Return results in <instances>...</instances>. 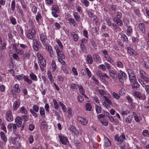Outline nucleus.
Here are the masks:
<instances>
[{"label": "nucleus", "instance_id": "nucleus-1", "mask_svg": "<svg viewBox=\"0 0 149 149\" xmlns=\"http://www.w3.org/2000/svg\"><path fill=\"white\" fill-rule=\"evenodd\" d=\"M133 95L140 100H144L146 99V96L145 94L141 93L140 92L136 91L133 92Z\"/></svg>", "mask_w": 149, "mask_h": 149}, {"label": "nucleus", "instance_id": "nucleus-2", "mask_svg": "<svg viewBox=\"0 0 149 149\" xmlns=\"http://www.w3.org/2000/svg\"><path fill=\"white\" fill-rule=\"evenodd\" d=\"M118 76L119 81L122 83L124 82V79H125L127 78V74L122 71H120V73L118 74Z\"/></svg>", "mask_w": 149, "mask_h": 149}, {"label": "nucleus", "instance_id": "nucleus-3", "mask_svg": "<svg viewBox=\"0 0 149 149\" xmlns=\"http://www.w3.org/2000/svg\"><path fill=\"white\" fill-rule=\"evenodd\" d=\"M36 31L33 29H31L29 30L28 32L27 37L29 39H32L33 38L35 35Z\"/></svg>", "mask_w": 149, "mask_h": 149}, {"label": "nucleus", "instance_id": "nucleus-4", "mask_svg": "<svg viewBox=\"0 0 149 149\" xmlns=\"http://www.w3.org/2000/svg\"><path fill=\"white\" fill-rule=\"evenodd\" d=\"M127 72L130 82H132L135 81L136 78L133 71L131 69H128Z\"/></svg>", "mask_w": 149, "mask_h": 149}, {"label": "nucleus", "instance_id": "nucleus-5", "mask_svg": "<svg viewBox=\"0 0 149 149\" xmlns=\"http://www.w3.org/2000/svg\"><path fill=\"white\" fill-rule=\"evenodd\" d=\"M125 139V136L122 134L120 136L118 135H116L114 137L115 140L120 143L123 142Z\"/></svg>", "mask_w": 149, "mask_h": 149}, {"label": "nucleus", "instance_id": "nucleus-6", "mask_svg": "<svg viewBox=\"0 0 149 149\" xmlns=\"http://www.w3.org/2000/svg\"><path fill=\"white\" fill-rule=\"evenodd\" d=\"M6 119L9 122H11L13 120V118L11 110H8L7 111L6 115Z\"/></svg>", "mask_w": 149, "mask_h": 149}, {"label": "nucleus", "instance_id": "nucleus-7", "mask_svg": "<svg viewBox=\"0 0 149 149\" xmlns=\"http://www.w3.org/2000/svg\"><path fill=\"white\" fill-rule=\"evenodd\" d=\"M33 49L36 51H38L39 49V46L40 45V42L38 41L36 39H34L33 41Z\"/></svg>", "mask_w": 149, "mask_h": 149}, {"label": "nucleus", "instance_id": "nucleus-8", "mask_svg": "<svg viewBox=\"0 0 149 149\" xmlns=\"http://www.w3.org/2000/svg\"><path fill=\"white\" fill-rule=\"evenodd\" d=\"M20 91V89L19 88V85L18 84H16L12 89L11 93L13 95L15 93H19Z\"/></svg>", "mask_w": 149, "mask_h": 149}, {"label": "nucleus", "instance_id": "nucleus-9", "mask_svg": "<svg viewBox=\"0 0 149 149\" xmlns=\"http://www.w3.org/2000/svg\"><path fill=\"white\" fill-rule=\"evenodd\" d=\"M96 74L98 76L102 79H104L105 77L109 78V77L106 74H103L102 72L100 71H97V72Z\"/></svg>", "mask_w": 149, "mask_h": 149}, {"label": "nucleus", "instance_id": "nucleus-10", "mask_svg": "<svg viewBox=\"0 0 149 149\" xmlns=\"http://www.w3.org/2000/svg\"><path fill=\"white\" fill-rule=\"evenodd\" d=\"M138 27L140 31L142 33H145L146 30L144 23H139L138 24Z\"/></svg>", "mask_w": 149, "mask_h": 149}, {"label": "nucleus", "instance_id": "nucleus-11", "mask_svg": "<svg viewBox=\"0 0 149 149\" xmlns=\"http://www.w3.org/2000/svg\"><path fill=\"white\" fill-rule=\"evenodd\" d=\"M127 50L128 53L130 55L136 56L138 54L137 53L134 51V50L130 47H127Z\"/></svg>", "mask_w": 149, "mask_h": 149}, {"label": "nucleus", "instance_id": "nucleus-12", "mask_svg": "<svg viewBox=\"0 0 149 149\" xmlns=\"http://www.w3.org/2000/svg\"><path fill=\"white\" fill-rule=\"evenodd\" d=\"M46 36H45L43 34H41L40 35V39L42 43L44 45H46L47 44L46 42Z\"/></svg>", "mask_w": 149, "mask_h": 149}, {"label": "nucleus", "instance_id": "nucleus-13", "mask_svg": "<svg viewBox=\"0 0 149 149\" xmlns=\"http://www.w3.org/2000/svg\"><path fill=\"white\" fill-rule=\"evenodd\" d=\"M77 120L79 122H81L83 125H86L88 123V121L87 120L81 117H78L77 118Z\"/></svg>", "mask_w": 149, "mask_h": 149}, {"label": "nucleus", "instance_id": "nucleus-14", "mask_svg": "<svg viewBox=\"0 0 149 149\" xmlns=\"http://www.w3.org/2000/svg\"><path fill=\"white\" fill-rule=\"evenodd\" d=\"M15 122L18 127H21L22 124V119L20 117H16L15 119Z\"/></svg>", "mask_w": 149, "mask_h": 149}, {"label": "nucleus", "instance_id": "nucleus-15", "mask_svg": "<svg viewBox=\"0 0 149 149\" xmlns=\"http://www.w3.org/2000/svg\"><path fill=\"white\" fill-rule=\"evenodd\" d=\"M59 138L62 144H65L67 142L68 140L66 137L61 135L59 136Z\"/></svg>", "mask_w": 149, "mask_h": 149}, {"label": "nucleus", "instance_id": "nucleus-16", "mask_svg": "<svg viewBox=\"0 0 149 149\" xmlns=\"http://www.w3.org/2000/svg\"><path fill=\"white\" fill-rule=\"evenodd\" d=\"M57 55L59 57L58 58V60L59 61H60V58L64 59L65 58V56L63 54V53L62 51H59L57 52Z\"/></svg>", "mask_w": 149, "mask_h": 149}, {"label": "nucleus", "instance_id": "nucleus-17", "mask_svg": "<svg viewBox=\"0 0 149 149\" xmlns=\"http://www.w3.org/2000/svg\"><path fill=\"white\" fill-rule=\"evenodd\" d=\"M20 105V102L19 100L16 101L13 104V107L14 109L17 110L19 107Z\"/></svg>", "mask_w": 149, "mask_h": 149}, {"label": "nucleus", "instance_id": "nucleus-18", "mask_svg": "<svg viewBox=\"0 0 149 149\" xmlns=\"http://www.w3.org/2000/svg\"><path fill=\"white\" fill-rule=\"evenodd\" d=\"M109 72L110 76L113 78L115 79L117 77L116 73L115 71L110 70Z\"/></svg>", "mask_w": 149, "mask_h": 149}, {"label": "nucleus", "instance_id": "nucleus-19", "mask_svg": "<svg viewBox=\"0 0 149 149\" xmlns=\"http://www.w3.org/2000/svg\"><path fill=\"white\" fill-rule=\"evenodd\" d=\"M122 14L121 12L118 11L116 14V17H114L113 18H115L117 20L121 19L122 17Z\"/></svg>", "mask_w": 149, "mask_h": 149}, {"label": "nucleus", "instance_id": "nucleus-20", "mask_svg": "<svg viewBox=\"0 0 149 149\" xmlns=\"http://www.w3.org/2000/svg\"><path fill=\"white\" fill-rule=\"evenodd\" d=\"M113 21L114 22L116 23L118 25L120 26H121L123 25V22L121 19L117 20L115 19V18H113Z\"/></svg>", "mask_w": 149, "mask_h": 149}, {"label": "nucleus", "instance_id": "nucleus-21", "mask_svg": "<svg viewBox=\"0 0 149 149\" xmlns=\"http://www.w3.org/2000/svg\"><path fill=\"white\" fill-rule=\"evenodd\" d=\"M20 112L22 114L26 115L28 113V112L26 108L23 106L20 108Z\"/></svg>", "mask_w": 149, "mask_h": 149}, {"label": "nucleus", "instance_id": "nucleus-22", "mask_svg": "<svg viewBox=\"0 0 149 149\" xmlns=\"http://www.w3.org/2000/svg\"><path fill=\"white\" fill-rule=\"evenodd\" d=\"M70 35L72 37L74 40L77 41L78 39V36L77 34H75L74 32H71L70 33Z\"/></svg>", "mask_w": 149, "mask_h": 149}, {"label": "nucleus", "instance_id": "nucleus-23", "mask_svg": "<svg viewBox=\"0 0 149 149\" xmlns=\"http://www.w3.org/2000/svg\"><path fill=\"white\" fill-rule=\"evenodd\" d=\"M0 135L1 139L3 140L4 142H6L7 141V139L4 133L3 132H1L0 133Z\"/></svg>", "mask_w": 149, "mask_h": 149}, {"label": "nucleus", "instance_id": "nucleus-24", "mask_svg": "<svg viewBox=\"0 0 149 149\" xmlns=\"http://www.w3.org/2000/svg\"><path fill=\"white\" fill-rule=\"evenodd\" d=\"M86 61L89 63L91 64L93 63L92 58L90 55H88L87 56Z\"/></svg>", "mask_w": 149, "mask_h": 149}, {"label": "nucleus", "instance_id": "nucleus-25", "mask_svg": "<svg viewBox=\"0 0 149 149\" xmlns=\"http://www.w3.org/2000/svg\"><path fill=\"white\" fill-rule=\"evenodd\" d=\"M74 16L76 21L79 22H80V17L77 13H74Z\"/></svg>", "mask_w": 149, "mask_h": 149}, {"label": "nucleus", "instance_id": "nucleus-26", "mask_svg": "<svg viewBox=\"0 0 149 149\" xmlns=\"http://www.w3.org/2000/svg\"><path fill=\"white\" fill-rule=\"evenodd\" d=\"M93 58L94 60L96 62L100 61H101V58L98 55H94L93 56Z\"/></svg>", "mask_w": 149, "mask_h": 149}, {"label": "nucleus", "instance_id": "nucleus-27", "mask_svg": "<svg viewBox=\"0 0 149 149\" xmlns=\"http://www.w3.org/2000/svg\"><path fill=\"white\" fill-rule=\"evenodd\" d=\"M47 126V123L45 121H42L41 123V128L42 129H45Z\"/></svg>", "mask_w": 149, "mask_h": 149}, {"label": "nucleus", "instance_id": "nucleus-28", "mask_svg": "<svg viewBox=\"0 0 149 149\" xmlns=\"http://www.w3.org/2000/svg\"><path fill=\"white\" fill-rule=\"evenodd\" d=\"M30 77L31 79L35 81H37V78L36 76L33 73H31V74H29Z\"/></svg>", "mask_w": 149, "mask_h": 149}, {"label": "nucleus", "instance_id": "nucleus-29", "mask_svg": "<svg viewBox=\"0 0 149 149\" xmlns=\"http://www.w3.org/2000/svg\"><path fill=\"white\" fill-rule=\"evenodd\" d=\"M23 79L26 83L29 84H31L32 83V81L31 80L29 79L26 76H24Z\"/></svg>", "mask_w": 149, "mask_h": 149}, {"label": "nucleus", "instance_id": "nucleus-30", "mask_svg": "<svg viewBox=\"0 0 149 149\" xmlns=\"http://www.w3.org/2000/svg\"><path fill=\"white\" fill-rule=\"evenodd\" d=\"M74 145L76 146L77 148H80L81 147V143L79 142L78 141H74Z\"/></svg>", "mask_w": 149, "mask_h": 149}, {"label": "nucleus", "instance_id": "nucleus-31", "mask_svg": "<svg viewBox=\"0 0 149 149\" xmlns=\"http://www.w3.org/2000/svg\"><path fill=\"white\" fill-rule=\"evenodd\" d=\"M140 85L138 83H135L132 85V88L133 89L135 90L137 89V88L139 87Z\"/></svg>", "mask_w": 149, "mask_h": 149}, {"label": "nucleus", "instance_id": "nucleus-32", "mask_svg": "<svg viewBox=\"0 0 149 149\" xmlns=\"http://www.w3.org/2000/svg\"><path fill=\"white\" fill-rule=\"evenodd\" d=\"M40 115L43 117H45V112L44 108L42 107H40Z\"/></svg>", "mask_w": 149, "mask_h": 149}, {"label": "nucleus", "instance_id": "nucleus-33", "mask_svg": "<svg viewBox=\"0 0 149 149\" xmlns=\"http://www.w3.org/2000/svg\"><path fill=\"white\" fill-rule=\"evenodd\" d=\"M78 87L79 88V91L81 94L83 96L85 95L84 94L85 90L83 86L81 85L79 86Z\"/></svg>", "mask_w": 149, "mask_h": 149}, {"label": "nucleus", "instance_id": "nucleus-34", "mask_svg": "<svg viewBox=\"0 0 149 149\" xmlns=\"http://www.w3.org/2000/svg\"><path fill=\"white\" fill-rule=\"evenodd\" d=\"M96 111L97 113H100L102 111V108L97 105H95Z\"/></svg>", "mask_w": 149, "mask_h": 149}, {"label": "nucleus", "instance_id": "nucleus-35", "mask_svg": "<svg viewBox=\"0 0 149 149\" xmlns=\"http://www.w3.org/2000/svg\"><path fill=\"white\" fill-rule=\"evenodd\" d=\"M52 11L59 13L60 10L58 6L56 5H54L52 7Z\"/></svg>", "mask_w": 149, "mask_h": 149}, {"label": "nucleus", "instance_id": "nucleus-36", "mask_svg": "<svg viewBox=\"0 0 149 149\" xmlns=\"http://www.w3.org/2000/svg\"><path fill=\"white\" fill-rule=\"evenodd\" d=\"M30 56L29 53L28 52H25L23 54V58L24 60H26L27 59H29Z\"/></svg>", "mask_w": 149, "mask_h": 149}, {"label": "nucleus", "instance_id": "nucleus-37", "mask_svg": "<svg viewBox=\"0 0 149 149\" xmlns=\"http://www.w3.org/2000/svg\"><path fill=\"white\" fill-rule=\"evenodd\" d=\"M104 146L106 147L109 146L111 145V143L110 141L107 138L106 140V141L104 143Z\"/></svg>", "mask_w": 149, "mask_h": 149}, {"label": "nucleus", "instance_id": "nucleus-38", "mask_svg": "<svg viewBox=\"0 0 149 149\" xmlns=\"http://www.w3.org/2000/svg\"><path fill=\"white\" fill-rule=\"evenodd\" d=\"M70 130L75 134L77 135L79 134L78 132L74 127L72 126L70 128Z\"/></svg>", "mask_w": 149, "mask_h": 149}, {"label": "nucleus", "instance_id": "nucleus-39", "mask_svg": "<svg viewBox=\"0 0 149 149\" xmlns=\"http://www.w3.org/2000/svg\"><path fill=\"white\" fill-rule=\"evenodd\" d=\"M133 29L131 26H129L127 27V34L128 35H130L132 32Z\"/></svg>", "mask_w": 149, "mask_h": 149}, {"label": "nucleus", "instance_id": "nucleus-40", "mask_svg": "<svg viewBox=\"0 0 149 149\" xmlns=\"http://www.w3.org/2000/svg\"><path fill=\"white\" fill-rule=\"evenodd\" d=\"M86 110L87 111H91L92 108L91 105L90 103H88L86 104Z\"/></svg>", "mask_w": 149, "mask_h": 149}, {"label": "nucleus", "instance_id": "nucleus-41", "mask_svg": "<svg viewBox=\"0 0 149 149\" xmlns=\"http://www.w3.org/2000/svg\"><path fill=\"white\" fill-rule=\"evenodd\" d=\"M40 64L43 67H45L46 66V62L45 59L43 58L40 60Z\"/></svg>", "mask_w": 149, "mask_h": 149}, {"label": "nucleus", "instance_id": "nucleus-42", "mask_svg": "<svg viewBox=\"0 0 149 149\" xmlns=\"http://www.w3.org/2000/svg\"><path fill=\"white\" fill-rule=\"evenodd\" d=\"M133 118V116H129L126 119V121L128 123H131Z\"/></svg>", "mask_w": 149, "mask_h": 149}, {"label": "nucleus", "instance_id": "nucleus-43", "mask_svg": "<svg viewBox=\"0 0 149 149\" xmlns=\"http://www.w3.org/2000/svg\"><path fill=\"white\" fill-rule=\"evenodd\" d=\"M29 111L36 118L38 117V115L32 109H30Z\"/></svg>", "mask_w": 149, "mask_h": 149}, {"label": "nucleus", "instance_id": "nucleus-44", "mask_svg": "<svg viewBox=\"0 0 149 149\" xmlns=\"http://www.w3.org/2000/svg\"><path fill=\"white\" fill-rule=\"evenodd\" d=\"M52 68L54 71H55L57 68L55 62L53 61L52 62Z\"/></svg>", "mask_w": 149, "mask_h": 149}, {"label": "nucleus", "instance_id": "nucleus-45", "mask_svg": "<svg viewBox=\"0 0 149 149\" xmlns=\"http://www.w3.org/2000/svg\"><path fill=\"white\" fill-rule=\"evenodd\" d=\"M59 105L61 106L62 109L64 112H65L66 110V107L61 102H59Z\"/></svg>", "mask_w": 149, "mask_h": 149}, {"label": "nucleus", "instance_id": "nucleus-46", "mask_svg": "<svg viewBox=\"0 0 149 149\" xmlns=\"http://www.w3.org/2000/svg\"><path fill=\"white\" fill-rule=\"evenodd\" d=\"M141 79H143L146 82H149V78L148 77H146L145 75H141Z\"/></svg>", "mask_w": 149, "mask_h": 149}, {"label": "nucleus", "instance_id": "nucleus-47", "mask_svg": "<svg viewBox=\"0 0 149 149\" xmlns=\"http://www.w3.org/2000/svg\"><path fill=\"white\" fill-rule=\"evenodd\" d=\"M104 98L105 101L107 103L109 104L110 105L112 104V102L107 97L105 96H104Z\"/></svg>", "mask_w": 149, "mask_h": 149}, {"label": "nucleus", "instance_id": "nucleus-48", "mask_svg": "<svg viewBox=\"0 0 149 149\" xmlns=\"http://www.w3.org/2000/svg\"><path fill=\"white\" fill-rule=\"evenodd\" d=\"M47 75L49 79L51 82L53 81V79L52 78V73L50 71H48L47 72Z\"/></svg>", "mask_w": 149, "mask_h": 149}, {"label": "nucleus", "instance_id": "nucleus-49", "mask_svg": "<svg viewBox=\"0 0 149 149\" xmlns=\"http://www.w3.org/2000/svg\"><path fill=\"white\" fill-rule=\"evenodd\" d=\"M15 0H13L12 1L11 4V8L12 10L14 11L15 10Z\"/></svg>", "mask_w": 149, "mask_h": 149}, {"label": "nucleus", "instance_id": "nucleus-50", "mask_svg": "<svg viewBox=\"0 0 149 149\" xmlns=\"http://www.w3.org/2000/svg\"><path fill=\"white\" fill-rule=\"evenodd\" d=\"M10 21L13 25H15L17 24V21L15 19L14 17H11Z\"/></svg>", "mask_w": 149, "mask_h": 149}, {"label": "nucleus", "instance_id": "nucleus-51", "mask_svg": "<svg viewBox=\"0 0 149 149\" xmlns=\"http://www.w3.org/2000/svg\"><path fill=\"white\" fill-rule=\"evenodd\" d=\"M112 95L113 96L114 98L117 99H119L120 98V96L118 94L114 92H113L112 93Z\"/></svg>", "mask_w": 149, "mask_h": 149}, {"label": "nucleus", "instance_id": "nucleus-52", "mask_svg": "<svg viewBox=\"0 0 149 149\" xmlns=\"http://www.w3.org/2000/svg\"><path fill=\"white\" fill-rule=\"evenodd\" d=\"M81 1L87 7L89 5V3L87 0H81Z\"/></svg>", "mask_w": 149, "mask_h": 149}, {"label": "nucleus", "instance_id": "nucleus-53", "mask_svg": "<svg viewBox=\"0 0 149 149\" xmlns=\"http://www.w3.org/2000/svg\"><path fill=\"white\" fill-rule=\"evenodd\" d=\"M33 110L36 112H37L39 111V107L38 106L36 105H34L32 107Z\"/></svg>", "mask_w": 149, "mask_h": 149}, {"label": "nucleus", "instance_id": "nucleus-54", "mask_svg": "<svg viewBox=\"0 0 149 149\" xmlns=\"http://www.w3.org/2000/svg\"><path fill=\"white\" fill-rule=\"evenodd\" d=\"M125 91L123 88H121L119 92V94L120 95H122L123 94H125Z\"/></svg>", "mask_w": 149, "mask_h": 149}, {"label": "nucleus", "instance_id": "nucleus-55", "mask_svg": "<svg viewBox=\"0 0 149 149\" xmlns=\"http://www.w3.org/2000/svg\"><path fill=\"white\" fill-rule=\"evenodd\" d=\"M68 21L70 23L72 24L74 26H75V20L74 19L70 18L69 19Z\"/></svg>", "mask_w": 149, "mask_h": 149}, {"label": "nucleus", "instance_id": "nucleus-56", "mask_svg": "<svg viewBox=\"0 0 149 149\" xmlns=\"http://www.w3.org/2000/svg\"><path fill=\"white\" fill-rule=\"evenodd\" d=\"M53 102L54 104V105L55 108L57 109L58 107V104L57 103V102L55 99H54L53 100Z\"/></svg>", "mask_w": 149, "mask_h": 149}, {"label": "nucleus", "instance_id": "nucleus-57", "mask_svg": "<svg viewBox=\"0 0 149 149\" xmlns=\"http://www.w3.org/2000/svg\"><path fill=\"white\" fill-rule=\"evenodd\" d=\"M149 133L148 131L147 130H143L142 132L143 134L145 136H148Z\"/></svg>", "mask_w": 149, "mask_h": 149}, {"label": "nucleus", "instance_id": "nucleus-58", "mask_svg": "<svg viewBox=\"0 0 149 149\" xmlns=\"http://www.w3.org/2000/svg\"><path fill=\"white\" fill-rule=\"evenodd\" d=\"M17 46V44L15 43H14L13 45V49L15 52H17L18 51Z\"/></svg>", "mask_w": 149, "mask_h": 149}, {"label": "nucleus", "instance_id": "nucleus-59", "mask_svg": "<svg viewBox=\"0 0 149 149\" xmlns=\"http://www.w3.org/2000/svg\"><path fill=\"white\" fill-rule=\"evenodd\" d=\"M85 70L89 78H90L92 76L91 72L88 68H86Z\"/></svg>", "mask_w": 149, "mask_h": 149}, {"label": "nucleus", "instance_id": "nucleus-60", "mask_svg": "<svg viewBox=\"0 0 149 149\" xmlns=\"http://www.w3.org/2000/svg\"><path fill=\"white\" fill-rule=\"evenodd\" d=\"M42 18L41 14L40 13L38 12V13L37 15H36V19L37 20L38 22L39 19H41Z\"/></svg>", "mask_w": 149, "mask_h": 149}, {"label": "nucleus", "instance_id": "nucleus-61", "mask_svg": "<svg viewBox=\"0 0 149 149\" xmlns=\"http://www.w3.org/2000/svg\"><path fill=\"white\" fill-rule=\"evenodd\" d=\"M117 66L119 68H123V65L122 63L120 61L117 62Z\"/></svg>", "mask_w": 149, "mask_h": 149}, {"label": "nucleus", "instance_id": "nucleus-62", "mask_svg": "<svg viewBox=\"0 0 149 149\" xmlns=\"http://www.w3.org/2000/svg\"><path fill=\"white\" fill-rule=\"evenodd\" d=\"M24 76V74H22L20 75L15 76V78L17 79L18 80H22L23 79Z\"/></svg>", "mask_w": 149, "mask_h": 149}, {"label": "nucleus", "instance_id": "nucleus-63", "mask_svg": "<svg viewBox=\"0 0 149 149\" xmlns=\"http://www.w3.org/2000/svg\"><path fill=\"white\" fill-rule=\"evenodd\" d=\"M77 98L78 100V101L80 102H82L84 100L83 97L81 95L79 96Z\"/></svg>", "mask_w": 149, "mask_h": 149}, {"label": "nucleus", "instance_id": "nucleus-64", "mask_svg": "<svg viewBox=\"0 0 149 149\" xmlns=\"http://www.w3.org/2000/svg\"><path fill=\"white\" fill-rule=\"evenodd\" d=\"M121 38L122 39H123L125 41H128L127 37L124 34H123L122 35Z\"/></svg>", "mask_w": 149, "mask_h": 149}]
</instances>
